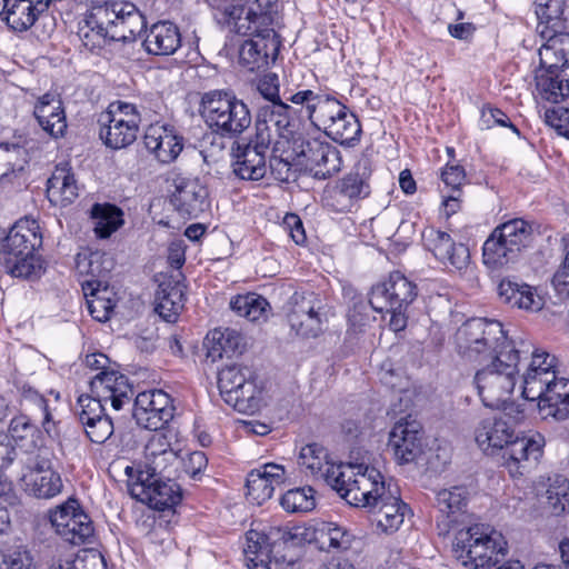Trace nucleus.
<instances>
[{"instance_id":"nucleus-1","label":"nucleus","mask_w":569,"mask_h":569,"mask_svg":"<svg viewBox=\"0 0 569 569\" xmlns=\"http://www.w3.org/2000/svg\"><path fill=\"white\" fill-rule=\"evenodd\" d=\"M144 16L131 2L112 1L96 6L79 23L78 37L89 51L110 41L131 42L146 29Z\"/></svg>"},{"instance_id":"nucleus-2","label":"nucleus","mask_w":569,"mask_h":569,"mask_svg":"<svg viewBox=\"0 0 569 569\" xmlns=\"http://www.w3.org/2000/svg\"><path fill=\"white\" fill-rule=\"evenodd\" d=\"M519 347L512 346L509 351L500 350L490 360V365L477 371L475 383L482 403L492 409H507L508 400L515 389L519 363L528 360L531 342L521 338Z\"/></svg>"},{"instance_id":"nucleus-3","label":"nucleus","mask_w":569,"mask_h":569,"mask_svg":"<svg viewBox=\"0 0 569 569\" xmlns=\"http://www.w3.org/2000/svg\"><path fill=\"white\" fill-rule=\"evenodd\" d=\"M307 529L271 527L268 532L249 530L246 535L244 556L250 569H287L295 562L292 548L307 540Z\"/></svg>"},{"instance_id":"nucleus-4","label":"nucleus","mask_w":569,"mask_h":569,"mask_svg":"<svg viewBox=\"0 0 569 569\" xmlns=\"http://www.w3.org/2000/svg\"><path fill=\"white\" fill-rule=\"evenodd\" d=\"M42 246V234L36 220L17 221L0 243V263L14 278L33 279L42 271V260L37 250Z\"/></svg>"},{"instance_id":"nucleus-5","label":"nucleus","mask_w":569,"mask_h":569,"mask_svg":"<svg viewBox=\"0 0 569 569\" xmlns=\"http://www.w3.org/2000/svg\"><path fill=\"white\" fill-rule=\"evenodd\" d=\"M201 116L207 126L220 136L211 134L203 142L211 139L210 157L217 156L224 149L222 136H238L251 124V113L248 106L234 94L223 91H210L201 99Z\"/></svg>"},{"instance_id":"nucleus-6","label":"nucleus","mask_w":569,"mask_h":569,"mask_svg":"<svg viewBox=\"0 0 569 569\" xmlns=\"http://www.w3.org/2000/svg\"><path fill=\"white\" fill-rule=\"evenodd\" d=\"M457 560L472 569H488L505 559L508 543L503 535L485 523L458 530L452 542Z\"/></svg>"},{"instance_id":"nucleus-7","label":"nucleus","mask_w":569,"mask_h":569,"mask_svg":"<svg viewBox=\"0 0 569 569\" xmlns=\"http://www.w3.org/2000/svg\"><path fill=\"white\" fill-rule=\"evenodd\" d=\"M519 339L508 340L502 325L497 320L473 318L467 320L456 333L458 352L469 361L493 360L500 350L519 347Z\"/></svg>"},{"instance_id":"nucleus-8","label":"nucleus","mask_w":569,"mask_h":569,"mask_svg":"<svg viewBox=\"0 0 569 569\" xmlns=\"http://www.w3.org/2000/svg\"><path fill=\"white\" fill-rule=\"evenodd\" d=\"M91 395H81L78 398V412L81 425L102 418L106 415V405L110 403L114 410L122 409L130 403L133 390L128 378L118 371H103L97 373L90 381Z\"/></svg>"},{"instance_id":"nucleus-9","label":"nucleus","mask_w":569,"mask_h":569,"mask_svg":"<svg viewBox=\"0 0 569 569\" xmlns=\"http://www.w3.org/2000/svg\"><path fill=\"white\" fill-rule=\"evenodd\" d=\"M532 226L517 218L496 227L483 243V261L497 267L515 261L521 251L531 246Z\"/></svg>"},{"instance_id":"nucleus-10","label":"nucleus","mask_w":569,"mask_h":569,"mask_svg":"<svg viewBox=\"0 0 569 569\" xmlns=\"http://www.w3.org/2000/svg\"><path fill=\"white\" fill-rule=\"evenodd\" d=\"M100 138L111 149H122L138 137L141 114L137 107L124 101L111 102L99 117Z\"/></svg>"},{"instance_id":"nucleus-11","label":"nucleus","mask_w":569,"mask_h":569,"mask_svg":"<svg viewBox=\"0 0 569 569\" xmlns=\"http://www.w3.org/2000/svg\"><path fill=\"white\" fill-rule=\"evenodd\" d=\"M291 332L302 339L317 338L323 331L325 303L313 291H296L287 302Z\"/></svg>"},{"instance_id":"nucleus-12","label":"nucleus","mask_w":569,"mask_h":569,"mask_svg":"<svg viewBox=\"0 0 569 569\" xmlns=\"http://www.w3.org/2000/svg\"><path fill=\"white\" fill-rule=\"evenodd\" d=\"M252 378L253 372L248 367L232 365L221 369L218 387L226 403L241 412L258 410L261 391Z\"/></svg>"},{"instance_id":"nucleus-13","label":"nucleus","mask_w":569,"mask_h":569,"mask_svg":"<svg viewBox=\"0 0 569 569\" xmlns=\"http://www.w3.org/2000/svg\"><path fill=\"white\" fill-rule=\"evenodd\" d=\"M292 151L298 163L316 179L325 180L341 169L340 151L327 141L293 138Z\"/></svg>"},{"instance_id":"nucleus-14","label":"nucleus","mask_w":569,"mask_h":569,"mask_svg":"<svg viewBox=\"0 0 569 569\" xmlns=\"http://www.w3.org/2000/svg\"><path fill=\"white\" fill-rule=\"evenodd\" d=\"M217 11L219 23L224 24L231 32L242 37H254L262 29L271 28V18L264 12H257L251 4L239 0H208Z\"/></svg>"},{"instance_id":"nucleus-15","label":"nucleus","mask_w":569,"mask_h":569,"mask_svg":"<svg viewBox=\"0 0 569 569\" xmlns=\"http://www.w3.org/2000/svg\"><path fill=\"white\" fill-rule=\"evenodd\" d=\"M312 124L341 144H351L358 141L361 133L357 117L331 97L318 106Z\"/></svg>"},{"instance_id":"nucleus-16","label":"nucleus","mask_w":569,"mask_h":569,"mask_svg":"<svg viewBox=\"0 0 569 569\" xmlns=\"http://www.w3.org/2000/svg\"><path fill=\"white\" fill-rule=\"evenodd\" d=\"M50 522L63 540L80 546L91 542L93 525L89 516L80 509L77 499H68L64 503L50 511Z\"/></svg>"},{"instance_id":"nucleus-17","label":"nucleus","mask_w":569,"mask_h":569,"mask_svg":"<svg viewBox=\"0 0 569 569\" xmlns=\"http://www.w3.org/2000/svg\"><path fill=\"white\" fill-rule=\"evenodd\" d=\"M291 107L282 101L262 106L257 114L254 138L261 147L279 144L276 137L289 140L293 137L295 122L290 117ZM277 147H274V151Z\"/></svg>"},{"instance_id":"nucleus-18","label":"nucleus","mask_w":569,"mask_h":569,"mask_svg":"<svg viewBox=\"0 0 569 569\" xmlns=\"http://www.w3.org/2000/svg\"><path fill=\"white\" fill-rule=\"evenodd\" d=\"M417 286L401 272L390 273L387 280L376 284L369 302L373 310L408 308L417 298Z\"/></svg>"},{"instance_id":"nucleus-19","label":"nucleus","mask_w":569,"mask_h":569,"mask_svg":"<svg viewBox=\"0 0 569 569\" xmlns=\"http://www.w3.org/2000/svg\"><path fill=\"white\" fill-rule=\"evenodd\" d=\"M133 417L144 429H161L173 417L170 396L158 389L138 393L133 405Z\"/></svg>"},{"instance_id":"nucleus-20","label":"nucleus","mask_w":569,"mask_h":569,"mask_svg":"<svg viewBox=\"0 0 569 569\" xmlns=\"http://www.w3.org/2000/svg\"><path fill=\"white\" fill-rule=\"evenodd\" d=\"M529 358L530 362L522 375V397L529 401L539 402L556 378V357L533 349L531 346Z\"/></svg>"},{"instance_id":"nucleus-21","label":"nucleus","mask_w":569,"mask_h":569,"mask_svg":"<svg viewBox=\"0 0 569 569\" xmlns=\"http://www.w3.org/2000/svg\"><path fill=\"white\" fill-rule=\"evenodd\" d=\"M130 492L139 501L160 511L173 508L182 498L179 485L170 478L137 479Z\"/></svg>"},{"instance_id":"nucleus-22","label":"nucleus","mask_w":569,"mask_h":569,"mask_svg":"<svg viewBox=\"0 0 569 569\" xmlns=\"http://www.w3.org/2000/svg\"><path fill=\"white\" fill-rule=\"evenodd\" d=\"M422 241L425 247L447 268L461 271L468 267L469 249L463 243H456L449 233L426 228L422 231Z\"/></svg>"},{"instance_id":"nucleus-23","label":"nucleus","mask_w":569,"mask_h":569,"mask_svg":"<svg viewBox=\"0 0 569 569\" xmlns=\"http://www.w3.org/2000/svg\"><path fill=\"white\" fill-rule=\"evenodd\" d=\"M181 279L182 273L180 271L156 276L158 289L156 291L154 310L164 321L170 323L178 320L184 306V284Z\"/></svg>"},{"instance_id":"nucleus-24","label":"nucleus","mask_w":569,"mask_h":569,"mask_svg":"<svg viewBox=\"0 0 569 569\" xmlns=\"http://www.w3.org/2000/svg\"><path fill=\"white\" fill-rule=\"evenodd\" d=\"M351 486L342 498L355 507L367 508L377 506L378 500L391 487V483H386L381 473L376 468L366 467L363 472H358L357 477L350 482Z\"/></svg>"},{"instance_id":"nucleus-25","label":"nucleus","mask_w":569,"mask_h":569,"mask_svg":"<svg viewBox=\"0 0 569 569\" xmlns=\"http://www.w3.org/2000/svg\"><path fill=\"white\" fill-rule=\"evenodd\" d=\"M269 147H261L254 137L246 144L237 143L232 148V172L241 180L258 181L264 178L268 167L266 152Z\"/></svg>"},{"instance_id":"nucleus-26","label":"nucleus","mask_w":569,"mask_h":569,"mask_svg":"<svg viewBox=\"0 0 569 569\" xmlns=\"http://www.w3.org/2000/svg\"><path fill=\"white\" fill-rule=\"evenodd\" d=\"M279 40L273 29H262L260 34L246 40L239 51V61L250 71L268 66L279 50Z\"/></svg>"},{"instance_id":"nucleus-27","label":"nucleus","mask_w":569,"mask_h":569,"mask_svg":"<svg viewBox=\"0 0 569 569\" xmlns=\"http://www.w3.org/2000/svg\"><path fill=\"white\" fill-rule=\"evenodd\" d=\"M515 433V425L505 415H499L479 421L475 440L485 453L496 455Z\"/></svg>"},{"instance_id":"nucleus-28","label":"nucleus","mask_w":569,"mask_h":569,"mask_svg":"<svg viewBox=\"0 0 569 569\" xmlns=\"http://www.w3.org/2000/svg\"><path fill=\"white\" fill-rule=\"evenodd\" d=\"M171 203L183 217H198L207 207L208 190L196 178H178Z\"/></svg>"},{"instance_id":"nucleus-29","label":"nucleus","mask_w":569,"mask_h":569,"mask_svg":"<svg viewBox=\"0 0 569 569\" xmlns=\"http://www.w3.org/2000/svg\"><path fill=\"white\" fill-rule=\"evenodd\" d=\"M498 453H500L501 465L509 470L511 477H518L523 475L531 458L533 460L538 459L541 453V446L532 438L516 432Z\"/></svg>"},{"instance_id":"nucleus-30","label":"nucleus","mask_w":569,"mask_h":569,"mask_svg":"<svg viewBox=\"0 0 569 569\" xmlns=\"http://www.w3.org/2000/svg\"><path fill=\"white\" fill-rule=\"evenodd\" d=\"M420 425L416 420L401 419L389 435L388 447L401 463L413 461L421 451Z\"/></svg>"},{"instance_id":"nucleus-31","label":"nucleus","mask_w":569,"mask_h":569,"mask_svg":"<svg viewBox=\"0 0 569 569\" xmlns=\"http://www.w3.org/2000/svg\"><path fill=\"white\" fill-rule=\"evenodd\" d=\"M408 510V506L399 497L398 488L391 486L380 497L377 506L369 509V512L372 513L373 521L382 532L392 533L403 523Z\"/></svg>"},{"instance_id":"nucleus-32","label":"nucleus","mask_w":569,"mask_h":569,"mask_svg":"<svg viewBox=\"0 0 569 569\" xmlns=\"http://www.w3.org/2000/svg\"><path fill=\"white\" fill-rule=\"evenodd\" d=\"M286 479L284 467L277 463H266L249 472L247 478L248 497L261 505L269 500L274 489L282 485Z\"/></svg>"},{"instance_id":"nucleus-33","label":"nucleus","mask_w":569,"mask_h":569,"mask_svg":"<svg viewBox=\"0 0 569 569\" xmlns=\"http://www.w3.org/2000/svg\"><path fill=\"white\" fill-rule=\"evenodd\" d=\"M497 293L500 301L511 308L536 312L545 305L537 288L511 278H505L499 282Z\"/></svg>"},{"instance_id":"nucleus-34","label":"nucleus","mask_w":569,"mask_h":569,"mask_svg":"<svg viewBox=\"0 0 569 569\" xmlns=\"http://www.w3.org/2000/svg\"><path fill=\"white\" fill-rule=\"evenodd\" d=\"M143 143L149 152L161 163H170L182 150L181 138L174 132L159 124H151L147 128L143 136Z\"/></svg>"},{"instance_id":"nucleus-35","label":"nucleus","mask_w":569,"mask_h":569,"mask_svg":"<svg viewBox=\"0 0 569 569\" xmlns=\"http://www.w3.org/2000/svg\"><path fill=\"white\" fill-rule=\"evenodd\" d=\"M79 196V187L71 168L64 163L54 168L47 183L48 200L57 207L72 203Z\"/></svg>"},{"instance_id":"nucleus-36","label":"nucleus","mask_w":569,"mask_h":569,"mask_svg":"<svg viewBox=\"0 0 569 569\" xmlns=\"http://www.w3.org/2000/svg\"><path fill=\"white\" fill-rule=\"evenodd\" d=\"M33 113L39 126L52 138L63 136L67 121L62 102L57 96L43 94L36 104Z\"/></svg>"},{"instance_id":"nucleus-37","label":"nucleus","mask_w":569,"mask_h":569,"mask_svg":"<svg viewBox=\"0 0 569 569\" xmlns=\"http://www.w3.org/2000/svg\"><path fill=\"white\" fill-rule=\"evenodd\" d=\"M207 358L212 362L241 355L246 348L244 338L231 328L214 329L204 339Z\"/></svg>"},{"instance_id":"nucleus-38","label":"nucleus","mask_w":569,"mask_h":569,"mask_svg":"<svg viewBox=\"0 0 569 569\" xmlns=\"http://www.w3.org/2000/svg\"><path fill=\"white\" fill-rule=\"evenodd\" d=\"M180 46V31L176 24L169 21L152 24L143 40L146 51L154 56L173 54Z\"/></svg>"},{"instance_id":"nucleus-39","label":"nucleus","mask_w":569,"mask_h":569,"mask_svg":"<svg viewBox=\"0 0 569 569\" xmlns=\"http://www.w3.org/2000/svg\"><path fill=\"white\" fill-rule=\"evenodd\" d=\"M468 491L465 487L455 486L449 489H441L436 493V507L441 513L442 531L448 532L453 523L459 522L460 516L467 506Z\"/></svg>"},{"instance_id":"nucleus-40","label":"nucleus","mask_w":569,"mask_h":569,"mask_svg":"<svg viewBox=\"0 0 569 569\" xmlns=\"http://www.w3.org/2000/svg\"><path fill=\"white\" fill-rule=\"evenodd\" d=\"M370 177V162L367 159L360 160L356 163L352 171L336 184V196L350 202L368 197L371 191L369 184Z\"/></svg>"},{"instance_id":"nucleus-41","label":"nucleus","mask_w":569,"mask_h":569,"mask_svg":"<svg viewBox=\"0 0 569 569\" xmlns=\"http://www.w3.org/2000/svg\"><path fill=\"white\" fill-rule=\"evenodd\" d=\"M88 310L93 319L104 322L116 307L114 293L101 280H87L83 284Z\"/></svg>"},{"instance_id":"nucleus-42","label":"nucleus","mask_w":569,"mask_h":569,"mask_svg":"<svg viewBox=\"0 0 569 569\" xmlns=\"http://www.w3.org/2000/svg\"><path fill=\"white\" fill-rule=\"evenodd\" d=\"M560 67L549 68L540 63L536 73V88L542 99L559 103L569 96V80L560 76Z\"/></svg>"},{"instance_id":"nucleus-43","label":"nucleus","mask_w":569,"mask_h":569,"mask_svg":"<svg viewBox=\"0 0 569 569\" xmlns=\"http://www.w3.org/2000/svg\"><path fill=\"white\" fill-rule=\"evenodd\" d=\"M93 230L99 238H109L123 223L122 211L110 203H96L91 208Z\"/></svg>"},{"instance_id":"nucleus-44","label":"nucleus","mask_w":569,"mask_h":569,"mask_svg":"<svg viewBox=\"0 0 569 569\" xmlns=\"http://www.w3.org/2000/svg\"><path fill=\"white\" fill-rule=\"evenodd\" d=\"M542 66L569 68V33H555L539 50Z\"/></svg>"},{"instance_id":"nucleus-45","label":"nucleus","mask_w":569,"mask_h":569,"mask_svg":"<svg viewBox=\"0 0 569 569\" xmlns=\"http://www.w3.org/2000/svg\"><path fill=\"white\" fill-rule=\"evenodd\" d=\"M299 466L316 479H322L328 466L332 465L328 450L320 443L312 442L300 449Z\"/></svg>"},{"instance_id":"nucleus-46","label":"nucleus","mask_w":569,"mask_h":569,"mask_svg":"<svg viewBox=\"0 0 569 569\" xmlns=\"http://www.w3.org/2000/svg\"><path fill=\"white\" fill-rule=\"evenodd\" d=\"M43 13L31 0H14L7 10L6 22L17 32L30 29Z\"/></svg>"},{"instance_id":"nucleus-47","label":"nucleus","mask_w":569,"mask_h":569,"mask_svg":"<svg viewBox=\"0 0 569 569\" xmlns=\"http://www.w3.org/2000/svg\"><path fill=\"white\" fill-rule=\"evenodd\" d=\"M62 489V480L58 472L42 466L31 475L30 483H28L29 492L36 498L50 499Z\"/></svg>"},{"instance_id":"nucleus-48","label":"nucleus","mask_w":569,"mask_h":569,"mask_svg":"<svg viewBox=\"0 0 569 569\" xmlns=\"http://www.w3.org/2000/svg\"><path fill=\"white\" fill-rule=\"evenodd\" d=\"M231 309L240 317L252 322L266 320L269 313V302L261 296L248 293L238 296L230 302Z\"/></svg>"},{"instance_id":"nucleus-49","label":"nucleus","mask_w":569,"mask_h":569,"mask_svg":"<svg viewBox=\"0 0 569 569\" xmlns=\"http://www.w3.org/2000/svg\"><path fill=\"white\" fill-rule=\"evenodd\" d=\"M538 409L542 419L566 420L569 418V393L559 395L551 389L539 400Z\"/></svg>"},{"instance_id":"nucleus-50","label":"nucleus","mask_w":569,"mask_h":569,"mask_svg":"<svg viewBox=\"0 0 569 569\" xmlns=\"http://www.w3.org/2000/svg\"><path fill=\"white\" fill-rule=\"evenodd\" d=\"M112 262L109 258L98 252L87 254H78L76 259V268L81 274L91 276L90 280H101L102 286L107 284L103 280L110 271Z\"/></svg>"},{"instance_id":"nucleus-51","label":"nucleus","mask_w":569,"mask_h":569,"mask_svg":"<svg viewBox=\"0 0 569 569\" xmlns=\"http://www.w3.org/2000/svg\"><path fill=\"white\" fill-rule=\"evenodd\" d=\"M178 459L177 451H167V453L147 458L138 467L137 479L149 481L152 478H164L163 473L169 466L173 465Z\"/></svg>"},{"instance_id":"nucleus-52","label":"nucleus","mask_w":569,"mask_h":569,"mask_svg":"<svg viewBox=\"0 0 569 569\" xmlns=\"http://www.w3.org/2000/svg\"><path fill=\"white\" fill-rule=\"evenodd\" d=\"M288 512H307L315 508L316 501L312 488H296L288 490L280 500Z\"/></svg>"},{"instance_id":"nucleus-53","label":"nucleus","mask_w":569,"mask_h":569,"mask_svg":"<svg viewBox=\"0 0 569 569\" xmlns=\"http://www.w3.org/2000/svg\"><path fill=\"white\" fill-rule=\"evenodd\" d=\"M547 503L556 516L566 511L569 506V482L562 476H557L546 491Z\"/></svg>"},{"instance_id":"nucleus-54","label":"nucleus","mask_w":569,"mask_h":569,"mask_svg":"<svg viewBox=\"0 0 569 569\" xmlns=\"http://www.w3.org/2000/svg\"><path fill=\"white\" fill-rule=\"evenodd\" d=\"M357 477L351 466L335 465L328 466L321 480L335 489L341 497L351 486L350 482Z\"/></svg>"},{"instance_id":"nucleus-55","label":"nucleus","mask_w":569,"mask_h":569,"mask_svg":"<svg viewBox=\"0 0 569 569\" xmlns=\"http://www.w3.org/2000/svg\"><path fill=\"white\" fill-rule=\"evenodd\" d=\"M316 539L320 541L321 548L327 543L330 548H342L348 543L346 531L336 523L321 522L315 528Z\"/></svg>"},{"instance_id":"nucleus-56","label":"nucleus","mask_w":569,"mask_h":569,"mask_svg":"<svg viewBox=\"0 0 569 569\" xmlns=\"http://www.w3.org/2000/svg\"><path fill=\"white\" fill-rule=\"evenodd\" d=\"M536 14L542 23H552L556 27L558 21L561 19L565 8L563 0H536Z\"/></svg>"},{"instance_id":"nucleus-57","label":"nucleus","mask_w":569,"mask_h":569,"mask_svg":"<svg viewBox=\"0 0 569 569\" xmlns=\"http://www.w3.org/2000/svg\"><path fill=\"white\" fill-rule=\"evenodd\" d=\"M87 437L94 443L106 442L113 433V423L109 416L82 425Z\"/></svg>"},{"instance_id":"nucleus-58","label":"nucleus","mask_w":569,"mask_h":569,"mask_svg":"<svg viewBox=\"0 0 569 569\" xmlns=\"http://www.w3.org/2000/svg\"><path fill=\"white\" fill-rule=\"evenodd\" d=\"M329 98L330 97L327 94H318L311 90H302L287 97L286 99L295 104L306 106L307 116L312 123L313 116L316 114L318 106L321 104V102H323L325 100H329Z\"/></svg>"},{"instance_id":"nucleus-59","label":"nucleus","mask_w":569,"mask_h":569,"mask_svg":"<svg viewBox=\"0 0 569 569\" xmlns=\"http://www.w3.org/2000/svg\"><path fill=\"white\" fill-rule=\"evenodd\" d=\"M31 559L24 550H13L8 553L0 551V569H30Z\"/></svg>"},{"instance_id":"nucleus-60","label":"nucleus","mask_w":569,"mask_h":569,"mask_svg":"<svg viewBox=\"0 0 569 569\" xmlns=\"http://www.w3.org/2000/svg\"><path fill=\"white\" fill-rule=\"evenodd\" d=\"M480 122L481 126L487 129L491 128L493 124L509 127L512 129L513 132L519 134V130L517 129V127L513 126L510 122L509 118L500 109L497 108H483L481 112Z\"/></svg>"},{"instance_id":"nucleus-61","label":"nucleus","mask_w":569,"mask_h":569,"mask_svg":"<svg viewBox=\"0 0 569 569\" xmlns=\"http://www.w3.org/2000/svg\"><path fill=\"white\" fill-rule=\"evenodd\" d=\"M269 168L273 177L279 181L289 182L296 179V172L292 170L289 157L272 156L269 161Z\"/></svg>"},{"instance_id":"nucleus-62","label":"nucleus","mask_w":569,"mask_h":569,"mask_svg":"<svg viewBox=\"0 0 569 569\" xmlns=\"http://www.w3.org/2000/svg\"><path fill=\"white\" fill-rule=\"evenodd\" d=\"M441 180L452 192L459 193L460 187L466 181L465 169L459 164H447L441 172Z\"/></svg>"},{"instance_id":"nucleus-63","label":"nucleus","mask_w":569,"mask_h":569,"mask_svg":"<svg viewBox=\"0 0 569 569\" xmlns=\"http://www.w3.org/2000/svg\"><path fill=\"white\" fill-rule=\"evenodd\" d=\"M167 451H174L171 448V442L164 433L157 432L151 435L144 446V458H154V456L167 453Z\"/></svg>"},{"instance_id":"nucleus-64","label":"nucleus","mask_w":569,"mask_h":569,"mask_svg":"<svg viewBox=\"0 0 569 569\" xmlns=\"http://www.w3.org/2000/svg\"><path fill=\"white\" fill-rule=\"evenodd\" d=\"M546 122L555 127L560 134L569 138V109L553 108L546 110Z\"/></svg>"}]
</instances>
